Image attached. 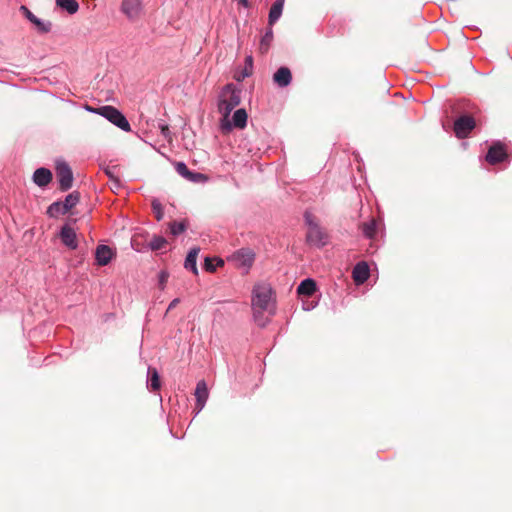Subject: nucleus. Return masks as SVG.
Segmentation results:
<instances>
[{"instance_id": "29", "label": "nucleus", "mask_w": 512, "mask_h": 512, "mask_svg": "<svg viewBox=\"0 0 512 512\" xmlns=\"http://www.w3.org/2000/svg\"><path fill=\"white\" fill-rule=\"evenodd\" d=\"M167 245V240L162 236H154L149 243V247L153 251L164 249Z\"/></svg>"}, {"instance_id": "5", "label": "nucleus", "mask_w": 512, "mask_h": 512, "mask_svg": "<svg viewBox=\"0 0 512 512\" xmlns=\"http://www.w3.org/2000/svg\"><path fill=\"white\" fill-rule=\"evenodd\" d=\"M56 176L59 181V186L62 191H67L71 188L73 182V174L70 166L63 160L56 161Z\"/></svg>"}, {"instance_id": "4", "label": "nucleus", "mask_w": 512, "mask_h": 512, "mask_svg": "<svg viewBox=\"0 0 512 512\" xmlns=\"http://www.w3.org/2000/svg\"><path fill=\"white\" fill-rule=\"evenodd\" d=\"M304 219L306 224L308 225V231L306 234L307 242L310 245L316 247H322L327 242L326 234L321 230V228L314 221V217L310 212H305Z\"/></svg>"}, {"instance_id": "33", "label": "nucleus", "mask_w": 512, "mask_h": 512, "mask_svg": "<svg viewBox=\"0 0 512 512\" xmlns=\"http://www.w3.org/2000/svg\"><path fill=\"white\" fill-rule=\"evenodd\" d=\"M152 210H153V213H154L155 218L157 219V221L162 220V218L164 216L163 207H162L161 203L158 200H153L152 201Z\"/></svg>"}, {"instance_id": "10", "label": "nucleus", "mask_w": 512, "mask_h": 512, "mask_svg": "<svg viewBox=\"0 0 512 512\" xmlns=\"http://www.w3.org/2000/svg\"><path fill=\"white\" fill-rule=\"evenodd\" d=\"M507 152L504 145L500 142L493 143L486 154V161L495 165L497 163L503 162L507 158Z\"/></svg>"}, {"instance_id": "27", "label": "nucleus", "mask_w": 512, "mask_h": 512, "mask_svg": "<svg viewBox=\"0 0 512 512\" xmlns=\"http://www.w3.org/2000/svg\"><path fill=\"white\" fill-rule=\"evenodd\" d=\"M218 110H219V113H220V117H219V120H218V126H219V129L224 132V88H222L220 91H219V95H218Z\"/></svg>"}, {"instance_id": "14", "label": "nucleus", "mask_w": 512, "mask_h": 512, "mask_svg": "<svg viewBox=\"0 0 512 512\" xmlns=\"http://www.w3.org/2000/svg\"><path fill=\"white\" fill-rule=\"evenodd\" d=\"M194 395L196 397L195 414H198L204 408L208 399V388L204 381L197 383Z\"/></svg>"}, {"instance_id": "36", "label": "nucleus", "mask_w": 512, "mask_h": 512, "mask_svg": "<svg viewBox=\"0 0 512 512\" xmlns=\"http://www.w3.org/2000/svg\"><path fill=\"white\" fill-rule=\"evenodd\" d=\"M20 12L22 13V15L27 19V20H31L32 18H34V14L24 5L20 6Z\"/></svg>"}, {"instance_id": "9", "label": "nucleus", "mask_w": 512, "mask_h": 512, "mask_svg": "<svg viewBox=\"0 0 512 512\" xmlns=\"http://www.w3.org/2000/svg\"><path fill=\"white\" fill-rule=\"evenodd\" d=\"M175 170L180 176L192 183H205L208 179L202 173L190 171L184 162H176Z\"/></svg>"}, {"instance_id": "1", "label": "nucleus", "mask_w": 512, "mask_h": 512, "mask_svg": "<svg viewBox=\"0 0 512 512\" xmlns=\"http://www.w3.org/2000/svg\"><path fill=\"white\" fill-rule=\"evenodd\" d=\"M251 308L255 323L265 327L276 312V300L271 286L264 282L256 283L251 293Z\"/></svg>"}, {"instance_id": "8", "label": "nucleus", "mask_w": 512, "mask_h": 512, "mask_svg": "<svg viewBox=\"0 0 512 512\" xmlns=\"http://www.w3.org/2000/svg\"><path fill=\"white\" fill-rule=\"evenodd\" d=\"M248 114L244 108L237 109L229 119L226 116V132L233 128L244 129L247 125Z\"/></svg>"}, {"instance_id": "15", "label": "nucleus", "mask_w": 512, "mask_h": 512, "mask_svg": "<svg viewBox=\"0 0 512 512\" xmlns=\"http://www.w3.org/2000/svg\"><path fill=\"white\" fill-rule=\"evenodd\" d=\"M113 256H114V252H113L112 248H110L107 245H99L96 248L95 259H96L97 264L100 266L107 265L111 261Z\"/></svg>"}, {"instance_id": "37", "label": "nucleus", "mask_w": 512, "mask_h": 512, "mask_svg": "<svg viewBox=\"0 0 512 512\" xmlns=\"http://www.w3.org/2000/svg\"><path fill=\"white\" fill-rule=\"evenodd\" d=\"M159 128L161 130V134L165 139L170 138V130L168 125L166 124H159Z\"/></svg>"}, {"instance_id": "16", "label": "nucleus", "mask_w": 512, "mask_h": 512, "mask_svg": "<svg viewBox=\"0 0 512 512\" xmlns=\"http://www.w3.org/2000/svg\"><path fill=\"white\" fill-rule=\"evenodd\" d=\"M273 81L279 87H286L292 81V74L288 67H280L273 75Z\"/></svg>"}, {"instance_id": "2", "label": "nucleus", "mask_w": 512, "mask_h": 512, "mask_svg": "<svg viewBox=\"0 0 512 512\" xmlns=\"http://www.w3.org/2000/svg\"><path fill=\"white\" fill-rule=\"evenodd\" d=\"M86 110L103 116L109 122L125 132H129L131 130V126L126 117L113 106L105 105L98 108L86 106Z\"/></svg>"}, {"instance_id": "30", "label": "nucleus", "mask_w": 512, "mask_h": 512, "mask_svg": "<svg viewBox=\"0 0 512 512\" xmlns=\"http://www.w3.org/2000/svg\"><path fill=\"white\" fill-rule=\"evenodd\" d=\"M186 223L184 221H173L169 224L170 232L173 236H178L186 230Z\"/></svg>"}, {"instance_id": "23", "label": "nucleus", "mask_w": 512, "mask_h": 512, "mask_svg": "<svg viewBox=\"0 0 512 512\" xmlns=\"http://www.w3.org/2000/svg\"><path fill=\"white\" fill-rule=\"evenodd\" d=\"M147 387L151 391H156L160 388V378L155 368L148 367Z\"/></svg>"}, {"instance_id": "39", "label": "nucleus", "mask_w": 512, "mask_h": 512, "mask_svg": "<svg viewBox=\"0 0 512 512\" xmlns=\"http://www.w3.org/2000/svg\"><path fill=\"white\" fill-rule=\"evenodd\" d=\"M105 173L108 175V177L111 179V181H113L114 179H116L114 177V175L112 174V172L109 170V169H106L105 170Z\"/></svg>"}, {"instance_id": "35", "label": "nucleus", "mask_w": 512, "mask_h": 512, "mask_svg": "<svg viewBox=\"0 0 512 512\" xmlns=\"http://www.w3.org/2000/svg\"><path fill=\"white\" fill-rule=\"evenodd\" d=\"M316 306V302L315 301H312V300H304V298L302 299V307L305 311H310L312 309H314Z\"/></svg>"}, {"instance_id": "11", "label": "nucleus", "mask_w": 512, "mask_h": 512, "mask_svg": "<svg viewBox=\"0 0 512 512\" xmlns=\"http://www.w3.org/2000/svg\"><path fill=\"white\" fill-rule=\"evenodd\" d=\"M59 237L67 248L75 250L78 247L77 234L70 225L65 224L61 227Z\"/></svg>"}, {"instance_id": "17", "label": "nucleus", "mask_w": 512, "mask_h": 512, "mask_svg": "<svg viewBox=\"0 0 512 512\" xmlns=\"http://www.w3.org/2000/svg\"><path fill=\"white\" fill-rule=\"evenodd\" d=\"M316 291V282L311 279L307 278L301 281L299 286L297 287V293L301 299L303 298H309L312 296Z\"/></svg>"}, {"instance_id": "31", "label": "nucleus", "mask_w": 512, "mask_h": 512, "mask_svg": "<svg viewBox=\"0 0 512 512\" xmlns=\"http://www.w3.org/2000/svg\"><path fill=\"white\" fill-rule=\"evenodd\" d=\"M79 201V195L77 193H70L66 196L65 200L62 202L65 206L67 212H69Z\"/></svg>"}, {"instance_id": "24", "label": "nucleus", "mask_w": 512, "mask_h": 512, "mask_svg": "<svg viewBox=\"0 0 512 512\" xmlns=\"http://www.w3.org/2000/svg\"><path fill=\"white\" fill-rule=\"evenodd\" d=\"M56 4L58 7L67 11L69 14H74L79 9V4L76 0H56Z\"/></svg>"}, {"instance_id": "18", "label": "nucleus", "mask_w": 512, "mask_h": 512, "mask_svg": "<svg viewBox=\"0 0 512 512\" xmlns=\"http://www.w3.org/2000/svg\"><path fill=\"white\" fill-rule=\"evenodd\" d=\"M52 180V173L47 168H38L33 174V181L39 187L47 186Z\"/></svg>"}, {"instance_id": "22", "label": "nucleus", "mask_w": 512, "mask_h": 512, "mask_svg": "<svg viewBox=\"0 0 512 512\" xmlns=\"http://www.w3.org/2000/svg\"><path fill=\"white\" fill-rule=\"evenodd\" d=\"M285 0H276L269 11L268 23L270 26L274 25L282 15Z\"/></svg>"}, {"instance_id": "3", "label": "nucleus", "mask_w": 512, "mask_h": 512, "mask_svg": "<svg viewBox=\"0 0 512 512\" xmlns=\"http://www.w3.org/2000/svg\"><path fill=\"white\" fill-rule=\"evenodd\" d=\"M256 254L250 248H241L235 251L229 258L233 265L241 271L242 274H247L254 264Z\"/></svg>"}, {"instance_id": "40", "label": "nucleus", "mask_w": 512, "mask_h": 512, "mask_svg": "<svg viewBox=\"0 0 512 512\" xmlns=\"http://www.w3.org/2000/svg\"><path fill=\"white\" fill-rule=\"evenodd\" d=\"M112 182H113L114 188H117L120 186V182L118 179H114Z\"/></svg>"}, {"instance_id": "21", "label": "nucleus", "mask_w": 512, "mask_h": 512, "mask_svg": "<svg viewBox=\"0 0 512 512\" xmlns=\"http://www.w3.org/2000/svg\"><path fill=\"white\" fill-rule=\"evenodd\" d=\"M199 252H200V249L198 247L192 248L188 252V254L186 256V259H185V262H184L185 269L190 270L195 275L198 274L197 257H198Z\"/></svg>"}, {"instance_id": "34", "label": "nucleus", "mask_w": 512, "mask_h": 512, "mask_svg": "<svg viewBox=\"0 0 512 512\" xmlns=\"http://www.w3.org/2000/svg\"><path fill=\"white\" fill-rule=\"evenodd\" d=\"M169 274L167 271L162 270L158 274V286L161 290H164L166 283L168 281Z\"/></svg>"}, {"instance_id": "12", "label": "nucleus", "mask_w": 512, "mask_h": 512, "mask_svg": "<svg viewBox=\"0 0 512 512\" xmlns=\"http://www.w3.org/2000/svg\"><path fill=\"white\" fill-rule=\"evenodd\" d=\"M241 101V90L237 89L233 84H226V116L230 111L239 105Z\"/></svg>"}, {"instance_id": "32", "label": "nucleus", "mask_w": 512, "mask_h": 512, "mask_svg": "<svg viewBox=\"0 0 512 512\" xmlns=\"http://www.w3.org/2000/svg\"><path fill=\"white\" fill-rule=\"evenodd\" d=\"M34 26L36 27L38 32L48 33L51 31L52 23L50 21H44L39 18Z\"/></svg>"}, {"instance_id": "20", "label": "nucleus", "mask_w": 512, "mask_h": 512, "mask_svg": "<svg viewBox=\"0 0 512 512\" xmlns=\"http://www.w3.org/2000/svg\"><path fill=\"white\" fill-rule=\"evenodd\" d=\"M253 72V57L251 55L245 58L244 67L235 71L234 78L240 82L249 77Z\"/></svg>"}, {"instance_id": "38", "label": "nucleus", "mask_w": 512, "mask_h": 512, "mask_svg": "<svg viewBox=\"0 0 512 512\" xmlns=\"http://www.w3.org/2000/svg\"><path fill=\"white\" fill-rule=\"evenodd\" d=\"M179 302H180V300L178 298L173 299L168 306L167 312L174 309L178 305Z\"/></svg>"}, {"instance_id": "25", "label": "nucleus", "mask_w": 512, "mask_h": 512, "mask_svg": "<svg viewBox=\"0 0 512 512\" xmlns=\"http://www.w3.org/2000/svg\"><path fill=\"white\" fill-rule=\"evenodd\" d=\"M273 41V30L272 28H269L266 30V32L263 34L260 40L259 50L261 53H266L270 45Z\"/></svg>"}, {"instance_id": "19", "label": "nucleus", "mask_w": 512, "mask_h": 512, "mask_svg": "<svg viewBox=\"0 0 512 512\" xmlns=\"http://www.w3.org/2000/svg\"><path fill=\"white\" fill-rule=\"evenodd\" d=\"M379 222L375 218H371L366 222L361 223L360 229L362 234L368 239H374L377 235Z\"/></svg>"}, {"instance_id": "7", "label": "nucleus", "mask_w": 512, "mask_h": 512, "mask_svg": "<svg viewBox=\"0 0 512 512\" xmlns=\"http://www.w3.org/2000/svg\"><path fill=\"white\" fill-rule=\"evenodd\" d=\"M143 10L142 0H123L121 12L131 21L137 20Z\"/></svg>"}, {"instance_id": "26", "label": "nucleus", "mask_w": 512, "mask_h": 512, "mask_svg": "<svg viewBox=\"0 0 512 512\" xmlns=\"http://www.w3.org/2000/svg\"><path fill=\"white\" fill-rule=\"evenodd\" d=\"M47 213L50 217H58L59 215H64L67 213V210L62 202H54L48 207Z\"/></svg>"}, {"instance_id": "13", "label": "nucleus", "mask_w": 512, "mask_h": 512, "mask_svg": "<svg viewBox=\"0 0 512 512\" xmlns=\"http://www.w3.org/2000/svg\"><path fill=\"white\" fill-rule=\"evenodd\" d=\"M370 276V269L366 262H358L352 271V277L356 284L361 285L365 283Z\"/></svg>"}, {"instance_id": "6", "label": "nucleus", "mask_w": 512, "mask_h": 512, "mask_svg": "<svg viewBox=\"0 0 512 512\" xmlns=\"http://www.w3.org/2000/svg\"><path fill=\"white\" fill-rule=\"evenodd\" d=\"M475 128V120L469 115H463L454 122V132L460 139L465 138Z\"/></svg>"}, {"instance_id": "41", "label": "nucleus", "mask_w": 512, "mask_h": 512, "mask_svg": "<svg viewBox=\"0 0 512 512\" xmlns=\"http://www.w3.org/2000/svg\"><path fill=\"white\" fill-rule=\"evenodd\" d=\"M38 19H39V18H38L37 16H34V18H32V19L30 20V22H31L33 25H35V23L37 22V20H38Z\"/></svg>"}, {"instance_id": "28", "label": "nucleus", "mask_w": 512, "mask_h": 512, "mask_svg": "<svg viewBox=\"0 0 512 512\" xmlns=\"http://www.w3.org/2000/svg\"><path fill=\"white\" fill-rule=\"evenodd\" d=\"M224 265V261L221 258H209L206 257L204 261V269L207 272H214L217 266Z\"/></svg>"}]
</instances>
